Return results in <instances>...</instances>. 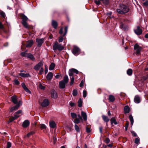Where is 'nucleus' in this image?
<instances>
[{
  "label": "nucleus",
  "instance_id": "26",
  "mask_svg": "<svg viewBox=\"0 0 148 148\" xmlns=\"http://www.w3.org/2000/svg\"><path fill=\"white\" fill-rule=\"evenodd\" d=\"M115 97L113 95H110L109 96L108 100L110 101L113 102L115 100Z\"/></svg>",
  "mask_w": 148,
  "mask_h": 148
},
{
  "label": "nucleus",
  "instance_id": "34",
  "mask_svg": "<svg viewBox=\"0 0 148 148\" xmlns=\"http://www.w3.org/2000/svg\"><path fill=\"white\" fill-rule=\"evenodd\" d=\"M22 23L23 26L26 28H29V27L27 22H22Z\"/></svg>",
  "mask_w": 148,
  "mask_h": 148
},
{
  "label": "nucleus",
  "instance_id": "49",
  "mask_svg": "<svg viewBox=\"0 0 148 148\" xmlns=\"http://www.w3.org/2000/svg\"><path fill=\"white\" fill-rule=\"evenodd\" d=\"M77 118L80 119V120H81V121L82 122H83V119L82 117L79 114L77 115Z\"/></svg>",
  "mask_w": 148,
  "mask_h": 148
},
{
  "label": "nucleus",
  "instance_id": "33",
  "mask_svg": "<svg viewBox=\"0 0 148 148\" xmlns=\"http://www.w3.org/2000/svg\"><path fill=\"white\" fill-rule=\"evenodd\" d=\"M127 74L129 75H131L132 73V70L131 69H128L127 71Z\"/></svg>",
  "mask_w": 148,
  "mask_h": 148
},
{
  "label": "nucleus",
  "instance_id": "40",
  "mask_svg": "<svg viewBox=\"0 0 148 148\" xmlns=\"http://www.w3.org/2000/svg\"><path fill=\"white\" fill-rule=\"evenodd\" d=\"M71 114L72 117L73 118H76L77 116L76 114L74 113H71Z\"/></svg>",
  "mask_w": 148,
  "mask_h": 148
},
{
  "label": "nucleus",
  "instance_id": "60",
  "mask_svg": "<svg viewBox=\"0 0 148 148\" xmlns=\"http://www.w3.org/2000/svg\"><path fill=\"white\" fill-rule=\"evenodd\" d=\"M103 1V2L106 4H107L108 2V0H100Z\"/></svg>",
  "mask_w": 148,
  "mask_h": 148
},
{
  "label": "nucleus",
  "instance_id": "16",
  "mask_svg": "<svg viewBox=\"0 0 148 148\" xmlns=\"http://www.w3.org/2000/svg\"><path fill=\"white\" fill-rule=\"evenodd\" d=\"M26 57L30 59L31 60L33 61H35V58L32 54L30 53H28L26 54Z\"/></svg>",
  "mask_w": 148,
  "mask_h": 148
},
{
  "label": "nucleus",
  "instance_id": "56",
  "mask_svg": "<svg viewBox=\"0 0 148 148\" xmlns=\"http://www.w3.org/2000/svg\"><path fill=\"white\" fill-rule=\"evenodd\" d=\"M84 85V81L83 80L81 81L80 84H79V86L80 87H82Z\"/></svg>",
  "mask_w": 148,
  "mask_h": 148
},
{
  "label": "nucleus",
  "instance_id": "51",
  "mask_svg": "<svg viewBox=\"0 0 148 148\" xmlns=\"http://www.w3.org/2000/svg\"><path fill=\"white\" fill-rule=\"evenodd\" d=\"M95 4L97 5H99L100 3V1L98 0H95Z\"/></svg>",
  "mask_w": 148,
  "mask_h": 148
},
{
  "label": "nucleus",
  "instance_id": "46",
  "mask_svg": "<svg viewBox=\"0 0 148 148\" xmlns=\"http://www.w3.org/2000/svg\"><path fill=\"white\" fill-rule=\"evenodd\" d=\"M44 72V69L42 67L41 68V69L39 71V74H43Z\"/></svg>",
  "mask_w": 148,
  "mask_h": 148
},
{
  "label": "nucleus",
  "instance_id": "52",
  "mask_svg": "<svg viewBox=\"0 0 148 148\" xmlns=\"http://www.w3.org/2000/svg\"><path fill=\"white\" fill-rule=\"evenodd\" d=\"M143 4L144 6H148V1H146L144 3H143Z\"/></svg>",
  "mask_w": 148,
  "mask_h": 148
},
{
  "label": "nucleus",
  "instance_id": "59",
  "mask_svg": "<svg viewBox=\"0 0 148 148\" xmlns=\"http://www.w3.org/2000/svg\"><path fill=\"white\" fill-rule=\"evenodd\" d=\"M63 27H62L60 29L59 32V34H62L63 33Z\"/></svg>",
  "mask_w": 148,
  "mask_h": 148
},
{
  "label": "nucleus",
  "instance_id": "8",
  "mask_svg": "<svg viewBox=\"0 0 148 148\" xmlns=\"http://www.w3.org/2000/svg\"><path fill=\"white\" fill-rule=\"evenodd\" d=\"M134 49L136 50V55L139 54L142 49L141 47L139 46L138 44H136L134 46Z\"/></svg>",
  "mask_w": 148,
  "mask_h": 148
},
{
  "label": "nucleus",
  "instance_id": "37",
  "mask_svg": "<svg viewBox=\"0 0 148 148\" xmlns=\"http://www.w3.org/2000/svg\"><path fill=\"white\" fill-rule=\"evenodd\" d=\"M40 127L41 130L46 129V125L45 124H40Z\"/></svg>",
  "mask_w": 148,
  "mask_h": 148
},
{
  "label": "nucleus",
  "instance_id": "7",
  "mask_svg": "<svg viewBox=\"0 0 148 148\" xmlns=\"http://www.w3.org/2000/svg\"><path fill=\"white\" fill-rule=\"evenodd\" d=\"M72 53L75 56H77L80 53V49L77 47L74 46L72 50Z\"/></svg>",
  "mask_w": 148,
  "mask_h": 148
},
{
  "label": "nucleus",
  "instance_id": "21",
  "mask_svg": "<svg viewBox=\"0 0 148 148\" xmlns=\"http://www.w3.org/2000/svg\"><path fill=\"white\" fill-rule=\"evenodd\" d=\"M49 126L50 127L55 128L56 126V124L54 121H52L49 122Z\"/></svg>",
  "mask_w": 148,
  "mask_h": 148
},
{
  "label": "nucleus",
  "instance_id": "31",
  "mask_svg": "<svg viewBox=\"0 0 148 148\" xmlns=\"http://www.w3.org/2000/svg\"><path fill=\"white\" fill-rule=\"evenodd\" d=\"M55 67V64L53 63H51L49 66V70L50 71L53 70Z\"/></svg>",
  "mask_w": 148,
  "mask_h": 148
},
{
  "label": "nucleus",
  "instance_id": "24",
  "mask_svg": "<svg viewBox=\"0 0 148 148\" xmlns=\"http://www.w3.org/2000/svg\"><path fill=\"white\" fill-rule=\"evenodd\" d=\"M124 110L125 113H128L130 111V108L127 106H125L124 108Z\"/></svg>",
  "mask_w": 148,
  "mask_h": 148
},
{
  "label": "nucleus",
  "instance_id": "54",
  "mask_svg": "<svg viewBox=\"0 0 148 148\" xmlns=\"http://www.w3.org/2000/svg\"><path fill=\"white\" fill-rule=\"evenodd\" d=\"M45 74H46L47 73L48 71V68H47L46 65H45Z\"/></svg>",
  "mask_w": 148,
  "mask_h": 148
},
{
  "label": "nucleus",
  "instance_id": "47",
  "mask_svg": "<svg viewBox=\"0 0 148 148\" xmlns=\"http://www.w3.org/2000/svg\"><path fill=\"white\" fill-rule=\"evenodd\" d=\"M11 146V143L10 142L7 143V147L6 148H10Z\"/></svg>",
  "mask_w": 148,
  "mask_h": 148
},
{
  "label": "nucleus",
  "instance_id": "48",
  "mask_svg": "<svg viewBox=\"0 0 148 148\" xmlns=\"http://www.w3.org/2000/svg\"><path fill=\"white\" fill-rule=\"evenodd\" d=\"M139 142V139L138 138H136L135 139L134 143L136 144H138Z\"/></svg>",
  "mask_w": 148,
  "mask_h": 148
},
{
  "label": "nucleus",
  "instance_id": "17",
  "mask_svg": "<svg viewBox=\"0 0 148 148\" xmlns=\"http://www.w3.org/2000/svg\"><path fill=\"white\" fill-rule=\"evenodd\" d=\"M29 124V122L28 120L25 121L23 123L22 126L23 127H28Z\"/></svg>",
  "mask_w": 148,
  "mask_h": 148
},
{
  "label": "nucleus",
  "instance_id": "63",
  "mask_svg": "<svg viewBox=\"0 0 148 148\" xmlns=\"http://www.w3.org/2000/svg\"><path fill=\"white\" fill-rule=\"evenodd\" d=\"M99 131L100 133H102V127H100L99 128Z\"/></svg>",
  "mask_w": 148,
  "mask_h": 148
},
{
  "label": "nucleus",
  "instance_id": "23",
  "mask_svg": "<svg viewBox=\"0 0 148 148\" xmlns=\"http://www.w3.org/2000/svg\"><path fill=\"white\" fill-rule=\"evenodd\" d=\"M51 97L55 99H56L58 97L56 92L54 90L52 91Z\"/></svg>",
  "mask_w": 148,
  "mask_h": 148
},
{
  "label": "nucleus",
  "instance_id": "22",
  "mask_svg": "<svg viewBox=\"0 0 148 148\" xmlns=\"http://www.w3.org/2000/svg\"><path fill=\"white\" fill-rule=\"evenodd\" d=\"M81 114L84 121H86L87 120V116L86 113L82 111Z\"/></svg>",
  "mask_w": 148,
  "mask_h": 148
},
{
  "label": "nucleus",
  "instance_id": "3",
  "mask_svg": "<svg viewBox=\"0 0 148 148\" xmlns=\"http://www.w3.org/2000/svg\"><path fill=\"white\" fill-rule=\"evenodd\" d=\"M69 80L68 76L65 75L63 79L59 82V87L60 88L64 89L66 85Z\"/></svg>",
  "mask_w": 148,
  "mask_h": 148
},
{
  "label": "nucleus",
  "instance_id": "35",
  "mask_svg": "<svg viewBox=\"0 0 148 148\" xmlns=\"http://www.w3.org/2000/svg\"><path fill=\"white\" fill-rule=\"evenodd\" d=\"M80 119L76 118L74 120V122L76 124H78L80 122Z\"/></svg>",
  "mask_w": 148,
  "mask_h": 148
},
{
  "label": "nucleus",
  "instance_id": "50",
  "mask_svg": "<svg viewBox=\"0 0 148 148\" xmlns=\"http://www.w3.org/2000/svg\"><path fill=\"white\" fill-rule=\"evenodd\" d=\"M131 133L133 136H134L136 137L137 136V134L134 131H131Z\"/></svg>",
  "mask_w": 148,
  "mask_h": 148
},
{
  "label": "nucleus",
  "instance_id": "15",
  "mask_svg": "<svg viewBox=\"0 0 148 148\" xmlns=\"http://www.w3.org/2000/svg\"><path fill=\"white\" fill-rule=\"evenodd\" d=\"M135 33L137 35H139L142 34V30L139 26H137V29L134 30Z\"/></svg>",
  "mask_w": 148,
  "mask_h": 148
},
{
  "label": "nucleus",
  "instance_id": "2",
  "mask_svg": "<svg viewBox=\"0 0 148 148\" xmlns=\"http://www.w3.org/2000/svg\"><path fill=\"white\" fill-rule=\"evenodd\" d=\"M129 11V8L124 5H120L119 8L116 9V12L120 14H123L128 12Z\"/></svg>",
  "mask_w": 148,
  "mask_h": 148
},
{
  "label": "nucleus",
  "instance_id": "1",
  "mask_svg": "<svg viewBox=\"0 0 148 148\" xmlns=\"http://www.w3.org/2000/svg\"><path fill=\"white\" fill-rule=\"evenodd\" d=\"M78 71L77 69L72 68L70 69L69 71V74L70 76V84L71 86L73 85L74 82V78H75L76 74L78 73Z\"/></svg>",
  "mask_w": 148,
  "mask_h": 148
},
{
  "label": "nucleus",
  "instance_id": "62",
  "mask_svg": "<svg viewBox=\"0 0 148 148\" xmlns=\"http://www.w3.org/2000/svg\"><path fill=\"white\" fill-rule=\"evenodd\" d=\"M110 141V140L109 138H107L106 139V143H109Z\"/></svg>",
  "mask_w": 148,
  "mask_h": 148
},
{
  "label": "nucleus",
  "instance_id": "38",
  "mask_svg": "<svg viewBox=\"0 0 148 148\" xmlns=\"http://www.w3.org/2000/svg\"><path fill=\"white\" fill-rule=\"evenodd\" d=\"M75 129L76 131L77 132H80V129L79 127L76 124H75Z\"/></svg>",
  "mask_w": 148,
  "mask_h": 148
},
{
  "label": "nucleus",
  "instance_id": "39",
  "mask_svg": "<svg viewBox=\"0 0 148 148\" xmlns=\"http://www.w3.org/2000/svg\"><path fill=\"white\" fill-rule=\"evenodd\" d=\"M77 90H74L73 91V96H76L77 95Z\"/></svg>",
  "mask_w": 148,
  "mask_h": 148
},
{
  "label": "nucleus",
  "instance_id": "4",
  "mask_svg": "<svg viewBox=\"0 0 148 148\" xmlns=\"http://www.w3.org/2000/svg\"><path fill=\"white\" fill-rule=\"evenodd\" d=\"M22 113V111L21 110L18 111L16 112L14 115V116H12L9 119V121H8V123L13 121L14 120L17 119L19 117Z\"/></svg>",
  "mask_w": 148,
  "mask_h": 148
},
{
  "label": "nucleus",
  "instance_id": "57",
  "mask_svg": "<svg viewBox=\"0 0 148 148\" xmlns=\"http://www.w3.org/2000/svg\"><path fill=\"white\" fill-rule=\"evenodd\" d=\"M21 55L23 56H26V52H22L21 53Z\"/></svg>",
  "mask_w": 148,
  "mask_h": 148
},
{
  "label": "nucleus",
  "instance_id": "5",
  "mask_svg": "<svg viewBox=\"0 0 148 148\" xmlns=\"http://www.w3.org/2000/svg\"><path fill=\"white\" fill-rule=\"evenodd\" d=\"M63 49V47L61 45L58 44L57 42L55 43L53 46V49L54 51L57 49L59 51H61Z\"/></svg>",
  "mask_w": 148,
  "mask_h": 148
},
{
  "label": "nucleus",
  "instance_id": "53",
  "mask_svg": "<svg viewBox=\"0 0 148 148\" xmlns=\"http://www.w3.org/2000/svg\"><path fill=\"white\" fill-rule=\"evenodd\" d=\"M69 105L71 107H74L75 104L74 103L71 102L69 103Z\"/></svg>",
  "mask_w": 148,
  "mask_h": 148
},
{
  "label": "nucleus",
  "instance_id": "45",
  "mask_svg": "<svg viewBox=\"0 0 148 148\" xmlns=\"http://www.w3.org/2000/svg\"><path fill=\"white\" fill-rule=\"evenodd\" d=\"M129 123L128 122H127L125 125V131H127V128L129 125Z\"/></svg>",
  "mask_w": 148,
  "mask_h": 148
},
{
  "label": "nucleus",
  "instance_id": "41",
  "mask_svg": "<svg viewBox=\"0 0 148 148\" xmlns=\"http://www.w3.org/2000/svg\"><path fill=\"white\" fill-rule=\"evenodd\" d=\"M39 87L41 89L44 90L45 89V87L43 86L41 84H40L39 85Z\"/></svg>",
  "mask_w": 148,
  "mask_h": 148
},
{
  "label": "nucleus",
  "instance_id": "18",
  "mask_svg": "<svg viewBox=\"0 0 148 148\" xmlns=\"http://www.w3.org/2000/svg\"><path fill=\"white\" fill-rule=\"evenodd\" d=\"M51 25L53 27L54 29H56L57 28L58 24L56 21L53 20H52L51 22Z\"/></svg>",
  "mask_w": 148,
  "mask_h": 148
},
{
  "label": "nucleus",
  "instance_id": "14",
  "mask_svg": "<svg viewBox=\"0 0 148 148\" xmlns=\"http://www.w3.org/2000/svg\"><path fill=\"white\" fill-rule=\"evenodd\" d=\"M53 77V74L51 72H49L46 76V78L48 81H51Z\"/></svg>",
  "mask_w": 148,
  "mask_h": 148
},
{
  "label": "nucleus",
  "instance_id": "13",
  "mask_svg": "<svg viewBox=\"0 0 148 148\" xmlns=\"http://www.w3.org/2000/svg\"><path fill=\"white\" fill-rule=\"evenodd\" d=\"M21 86L23 89L26 91L27 92H28L29 94H31V92L29 90L28 88L26 87L24 83H22L21 84Z\"/></svg>",
  "mask_w": 148,
  "mask_h": 148
},
{
  "label": "nucleus",
  "instance_id": "6",
  "mask_svg": "<svg viewBox=\"0 0 148 148\" xmlns=\"http://www.w3.org/2000/svg\"><path fill=\"white\" fill-rule=\"evenodd\" d=\"M22 101H19L18 103L15 106L13 107L10 109V112H12L13 111L17 110L22 105Z\"/></svg>",
  "mask_w": 148,
  "mask_h": 148
},
{
  "label": "nucleus",
  "instance_id": "43",
  "mask_svg": "<svg viewBox=\"0 0 148 148\" xmlns=\"http://www.w3.org/2000/svg\"><path fill=\"white\" fill-rule=\"evenodd\" d=\"M67 30H68L67 27H65V28H64L65 32H64V36H65L66 35V33L67 32Z\"/></svg>",
  "mask_w": 148,
  "mask_h": 148
},
{
  "label": "nucleus",
  "instance_id": "29",
  "mask_svg": "<svg viewBox=\"0 0 148 148\" xmlns=\"http://www.w3.org/2000/svg\"><path fill=\"white\" fill-rule=\"evenodd\" d=\"M129 118L130 121L131 125L132 126L133 125L134 123V119L133 117L131 115H130L129 116Z\"/></svg>",
  "mask_w": 148,
  "mask_h": 148
},
{
  "label": "nucleus",
  "instance_id": "28",
  "mask_svg": "<svg viewBox=\"0 0 148 148\" xmlns=\"http://www.w3.org/2000/svg\"><path fill=\"white\" fill-rule=\"evenodd\" d=\"M102 117L103 120L106 122H108L109 121V119L108 117L104 115H103L102 116Z\"/></svg>",
  "mask_w": 148,
  "mask_h": 148
},
{
  "label": "nucleus",
  "instance_id": "30",
  "mask_svg": "<svg viewBox=\"0 0 148 148\" xmlns=\"http://www.w3.org/2000/svg\"><path fill=\"white\" fill-rule=\"evenodd\" d=\"M111 124L114 123L115 125H117L118 124L117 122L116 121V120L114 118H112L110 120Z\"/></svg>",
  "mask_w": 148,
  "mask_h": 148
},
{
  "label": "nucleus",
  "instance_id": "20",
  "mask_svg": "<svg viewBox=\"0 0 148 148\" xmlns=\"http://www.w3.org/2000/svg\"><path fill=\"white\" fill-rule=\"evenodd\" d=\"M134 101L136 103H139L140 102V97L138 95H136L135 97Z\"/></svg>",
  "mask_w": 148,
  "mask_h": 148
},
{
  "label": "nucleus",
  "instance_id": "64",
  "mask_svg": "<svg viewBox=\"0 0 148 148\" xmlns=\"http://www.w3.org/2000/svg\"><path fill=\"white\" fill-rule=\"evenodd\" d=\"M53 140L54 144H55L56 142V138L55 137H54L53 138Z\"/></svg>",
  "mask_w": 148,
  "mask_h": 148
},
{
  "label": "nucleus",
  "instance_id": "32",
  "mask_svg": "<svg viewBox=\"0 0 148 148\" xmlns=\"http://www.w3.org/2000/svg\"><path fill=\"white\" fill-rule=\"evenodd\" d=\"M82 100L81 98H80L78 102V106L79 107H81L82 106Z\"/></svg>",
  "mask_w": 148,
  "mask_h": 148
},
{
  "label": "nucleus",
  "instance_id": "12",
  "mask_svg": "<svg viewBox=\"0 0 148 148\" xmlns=\"http://www.w3.org/2000/svg\"><path fill=\"white\" fill-rule=\"evenodd\" d=\"M11 99L12 101L14 103V104H18V102L17 98V96L15 95H14L12 96L11 97Z\"/></svg>",
  "mask_w": 148,
  "mask_h": 148
},
{
  "label": "nucleus",
  "instance_id": "27",
  "mask_svg": "<svg viewBox=\"0 0 148 148\" xmlns=\"http://www.w3.org/2000/svg\"><path fill=\"white\" fill-rule=\"evenodd\" d=\"M22 22H26L28 20L27 17L25 15L23 14L22 16Z\"/></svg>",
  "mask_w": 148,
  "mask_h": 148
},
{
  "label": "nucleus",
  "instance_id": "55",
  "mask_svg": "<svg viewBox=\"0 0 148 148\" xmlns=\"http://www.w3.org/2000/svg\"><path fill=\"white\" fill-rule=\"evenodd\" d=\"M86 132L88 133H90L91 131L90 129L87 127H86Z\"/></svg>",
  "mask_w": 148,
  "mask_h": 148
},
{
  "label": "nucleus",
  "instance_id": "10",
  "mask_svg": "<svg viewBox=\"0 0 148 148\" xmlns=\"http://www.w3.org/2000/svg\"><path fill=\"white\" fill-rule=\"evenodd\" d=\"M49 104V102L47 99H45L41 103V106L42 107H46L48 106Z\"/></svg>",
  "mask_w": 148,
  "mask_h": 148
},
{
  "label": "nucleus",
  "instance_id": "9",
  "mask_svg": "<svg viewBox=\"0 0 148 148\" xmlns=\"http://www.w3.org/2000/svg\"><path fill=\"white\" fill-rule=\"evenodd\" d=\"M43 65V62L42 61H41L34 67V69L38 71L40 67H42Z\"/></svg>",
  "mask_w": 148,
  "mask_h": 148
},
{
  "label": "nucleus",
  "instance_id": "61",
  "mask_svg": "<svg viewBox=\"0 0 148 148\" xmlns=\"http://www.w3.org/2000/svg\"><path fill=\"white\" fill-rule=\"evenodd\" d=\"M4 27L2 23L0 22V28L2 29Z\"/></svg>",
  "mask_w": 148,
  "mask_h": 148
},
{
  "label": "nucleus",
  "instance_id": "44",
  "mask_svg": "<svg viewBox=\"0 0 148 148\" xmlns=\"http://www.w3.org/2000/svg\"><path fill=\"white\" fill-rule=\"evenodd\" d=\"M83 97H86L87 95V92L86 90H84L83 91Z\"/></svg>",
  "mask_w": 148,
  "mask_h": 148
},
{
  "label": "nucleus",
  "instance_id": "11",
  "mask_svg": "<svg viewBox=\"0 0 148 148\" xmlns=\"http://www.w3.org/2000/svg\"><path fill=\"white\" fill-rule=\"evenodd\" d=\"M36 42L38 43V46L40 47L44 42V39L43 38L36 39Z\"/></svg>",
  "mask_w": 148,
  "mask_h": 148
},
{
  "label": "nucleus",
  "instance_id": "19",
  "mask_svg": "<svg viewBox=\"0 0 148 148\" xmlns=\"http://www.w3.org/2000/svg\"><path fill=\"white\" fill-rule=\"evenodd\" d=\"M33 43L32 40H28L27 42V44L26 45V47H30L32 46Z\"/></svg>",
  "mask_w": 148,
  "mask_h": 148
},
{
  "label": "nucleus",
  "instance_id": "42",
  "mask_svg": "<svg viewBox=\"0 0 148 148\" xmlns=\"http://www.w3.org/2000/svg\"><path fill=\"white\" fill-rule=\"evenodd\" d=\"M19 82L17 79H15L14 80V84L15 85H18L19 84Z\"/></svg>",
  "mask_w": 148,
  "mask_h": 148
},
{
  "label": "nucleus",
  "instance_id": "36",
  "mask_svg": "<svg viewBox=\"0 0 148 148\" xmlns=\"http://www.w3.org/2000/svg\"><path fill=\"white\" fill-rule=\"evenodd\" d=\"M65 36H64V35L62 36H61L59 38V41L60 42H62L64 39V37Z\"/></svg>",
  "mask_w": 148,
  "mask_h": 148
},
{
  "label": "nucleus",
  "instance_id": "58",
  "mask_svg": "<svg viewBox=\"0 0 148 148\" xmlns=\"http://www.w3.org/2000/svg\"><path fill=\"white\" fill-rule=\"evenodd\" d=\"M61 76V75L57 74V75L55 76V77L56 79H58Z\"/></svg>",
  "mask_w": 148,
  "mask_h": 148
},
{
  "label": "nucleus",
  "instance_id": "25",
  "mask_svg": "<svg viewBox=\"0 0 148 148\" xmlns=\"http://www.w3.org/2000/svg\"><path fill=\"white\" fill-rule=\"evenodd\" d=\"M19 75L23 77H30V75L28 73H23L19 74Z\"/></svg>",
  "mask_w": 148,
  "mask_h": 148
}]
</instances>
